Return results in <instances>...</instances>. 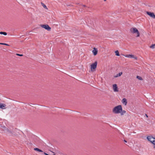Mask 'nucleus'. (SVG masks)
Masks as SVG:
<instances>
[{
  "label": "nucleus",
  "mask_w": 155,
  "mask_h": 155,
  "mask_svg": "<svg viewBox=\"0 0 155 155\" xmlns=\"http://www.w3.org/2000/svg\"><path fill=\"white\" fill-rule=\"evenodd\" d=\"M16 55H18V56H23V55L22 54H16Z\"/></svg>",
  "instance_id": "4be33fe9"
},
{
  "label": "nucleus",
  "mask_w": 155,
  "mask_h": 155,
  "mask_svg": "<svg viewBox=\"0 0 155 155\" xmlns=\"http://www.w3.org/2000/svg\"><path fill=\"white\" fill-rule=\"evenodd\" d=\"M3 45H7V46H9V45H8L6 43H4L3 44Z\"/></svg>",
  "instance_id": "b1692460"
},
{
  "label": "nucleus",
  "mask_w": 155,
  "mask_h": 155,
  "mask_svg": "<svg viewBox=\"0 0 155 155\" xmlns=\"http://www.w3.org/2000/svg\"><path fill=\"white\" fill-rule=\"evenodd\" d=\"M122 110V107L121 105H119L115 107L113 109V112L114 114H119Z\"/></svg>",
  "instance_id": "f257e3e1"
},
{
  "label": "nucleus",
  "mask_w": 155,
  "mask_h": 155,
  "mask_svg": "<svg viewBox=\"0 0 155 155\" xmlns=\"http://www.w3.org/2000/svg\"><path fill=\"white\" fill-rule=\"evenodd\" d=\"M67 5V6H70V5Z\"/></svg>",
  "instance_id": "2f4dec72"
},
{
  "label": "nucleus",
  "mask_w": 155,
  "mask_h": 155,
  "mask_svg": "<svg viewBox=\"0 0 155 155\" xmlns=\"http://www.w3.org/2000/svg\"><path fill=\"white\" fill-rule=\"evenodd\" d=\"M34 150L35 151H37L39 152H42L43 151L41 149L38 148H34Z\"/></svg>",
  "instance_id": "f8f14e48"
},
{
  "label": "nucleus",
  "mask_w": 155,
  "mask_h": 155,
  "mask_svg": "<svg viewBox=\"0 0 155 155\" xmlns=\"http://www.w3.org/2000/svg\"><path fill=\"white\" fill-rule=\"evenodd\" d=\"M41 4L45 8L48 9V8H47L46 6L43 3L41 2Z\"/></svg>",
  "instance_id": "2eb2a0df"
},
{
  "label": "nucleus",
  "mask_w": 155,
  "mask_h": 155,
  "mask_svg": "<svg viewBox=\"0 0 155 155\" xmlns=\"http://www.w3.org/2000/svg\"><path fill=\"white\" fill-rule=\"evenodd\" d=\"M122 102L123 104H124L125 105H127V99L124 98L122 99Z\"/></svg>",
  "instance_id": "9d476101"
},
{
  "label": "nucleus",
  "mask_w": 155,
  "mask_h": 155,
  "mask_svg": "<svg viewBox=\"0 0 155 155\" xmlns=\"http://www.w3.org/2000/svg\"><path fill=\"white\" fill-rule=\"evenodd\" d=\"M123 74L122 72H120L117 74L116 75L114 76V77L117 78Z\"/></svg>",
  "instance_id": "9b49d317"
},
{
  "label": "nucleus",
  "mask_w": 155,
  "mask_h": 155,
  "mask_svg": "<svg viewBox=\"0 0 155 155\" xmlns=\"http://www.w3.org/2000/svg\"><path fill=\"white\" fill-rule=\"evenodd\" d=\"M7 132H8L11 134H12V131L10 130L8 128L6 130V131Z\"/></svg>",
  "instance_id": "6ab92c4d"
},
{
  "label": "nucleus",
  "mask_w": 155,
  "mask_h": 155,
  "mask_svg": "<svg viewBox=\"0 0 155 155\" xmlns=\"http://www.w3.org/2000/svg\"><path fill=\"white\" fill-rule=\"evenodd\" d=\"M82 6L84 7H86V6L85 5H82Z\"/></svg>",
  "instance_id": "a878e982"
},
{
  "label": "nucleus",
  "mask_w": 155,
  "mask_h": 155,
  "mask_svg": "<svg viewBox=\"0 0 155 155\" xmlns=\"http://www.w3.org/2000/svg\"><path fill=\"white\" fill-rule=\"evenodd\" d=\"M124 141L126 143H127V141L125 140H124Z\"/></svg>",
  "instance_id": "cd10ccee"
},
{
  "label": "nucleus",
  "mask_w": 155,
  "mask_h": 155,
  "mask_svg": "<svg viewBox=\"0 0 155 155\" xmlns=\"http://www.w3.org/2000/svg\"><path fill=\"white\" fill-rule=\"evenodd\" d=\"M104 1H106V0H104Z\"/></svg>",
  "instance_id": "7c9ffc66"
},
{
  "label": "nucleus",
  "mask_w": 155,
  "mask_h": 155,
  "mask_svg": "<svg viewBox=\"0 0 155 155\" xmlns=\"http://www.w3.org/2000/svg\"><path fill=\"white\" fill-rule=\"evenodd\" d=\"M145 116L147 117H148V116L147 114H145Z\"/></svg>",
  "instance_id": "bb28decb"
},
{
  "label": "nucleus",
  "mask_w": 155,
  "mask_h": 155,
  "mask_svg": "<svg viewBox=\"0 0 155 155\" xmlns=\"http://www.w3.org/2000/svg\"><path fill=\"white\" fill-rule=\"evenodd\" d=\"M4 43H0V44H1V45H3Z\"/></svg>",
  "instance_id": "c85d7f7f"
},
{
  "label": "nucleus",
  "mask_w": 155,
  "mask_h": 155,
  "mask_svg": "<svg viewBox=\"0 0 155 155\" xmlns=\"http://www.w3.org/2000/svg\"><path fill=\"white\" fill-rule=\"evenodd\" d=\"M126 112V111L125 110H123L122 109V110L121 111V112H120V114L121 115H123L124 114H125Z\"/></svg>",
  "instance_id": "4468645a"
},
{
  "label": "nucleus",
  "mask_w": 155,
  "mask_h": 155,
  "mask_svg": "<svg viewBox=\"0 0 155 155\" xmlns=\"http://www.w3.org/2000/svg\"><path fill=\"white\" fill-rule=\"evenodd\" d=\"M2 34H3L5 35H7V33L5 32H2Z\"/></svg>",
  "instance_id": "412c9836"
},
{
  "label": "nucleus",
  "mask_w": 155,
  "mask_h": 155,
  "mask_svg": "<svg viewBox=\"0 0 155 155\" xmlns=\"http://www.w3.org/2000/svg\"><path fill=\"white\" fill-rule=\"evenodd\" d=\"M97 65V62L95 61L94 63L91 65V69L92 71H94L95 70Z\"/></svg>",
  "instance_id": "7ed1b4c3"
},
{
  "label": "nucleus",
  "mask_w": 155,
  "mask_h": 155,
  "mask_svg": "<svg viewBox=\"0 0 155 155\" xmlns=\"http://www.w3.org/2000/svg\"><path fill=\"white\" fill-rule=\"evenodd\" d=\"M130 32L133 33H137V37H139L140 36V33L137 29L135 28H132L130 29Z\"/></svg>",
  "instance_id": "f03ea898"
},
{
  "label": "nucleus",
  "mask_w": 155,
  "mask_h": 155,
  "mask_svg": "<svg viewBox=\"0 0 155 155\" xmlns=\"http://www.w3.org/2000/svg\"><path fill=\"white\" fill-rule=\"evenodd\" d=\"M132 58H134L136 60H137V57L135 56H134V57Z\"/></svg>",
  "instance_id": "5701e85b"
},
{
  "label": "nucleus",
  "mask_w": 155,
  "mask_h": 155,
  "mask_svg": "<svg viewBox=\"0 0 155 155\" xmlns=\"http://www.w3.org/2000/svg\"><path fill=\"white\" fill-rule=\"evenodd\" d=\"M41 26L42 28L45 29L48 31H50L51 29V28L47 24L41 25Z\"/></svg>",
  "instance_id": "39448f33"
},
{
  "label": "nucleus",
  "mask_w": 155,
  "mask_h": 155,
  "mask_svg": "<svg viewBox=\"0 0 155 155\" xmlns=\"http://www.w3.org/2000/svg\"><path fill=\"white\" fill-rule=\"evenodd\" d=\"M125 56L126 57L132 58L134 57V55L132 54H129L126 55Z\"/></svg>",
  "instance_id": "ddd939ff"
},
{
  "label": "nucleus",
  "mask_w": 155,
  "mask_h": 155,
  "mask_svg": "<svg viewBox=\"0 0 155 155\" xmlns=\"http://www.w3.org/2000/svg\"><path fill=\"white\" fill-rule=\"evenodd\" d=\"M137 79H138L140 80H143V79H142V78H141V77L139 76H137Z\"/></svg>",
  "instance_id": "a211bd4d"
},
{
  "label": "nucleus",
  "mask_w": 155,
  "mask_h": 155,
  "mask_svg": "<svg viewBox=\"0 0 155 155\" xmlns=\"http://www.w3.org/2000/svg\"><path fill=\"white\" fill-rule=\"evenodd\" d=\"M6 105L4 104L0 103V108L4 109L5 108Z\"/></svg>",
  "instance_id": "1a4fd4ad"
},
{
  "label": "nucleus",
  "mask_w": 155,
  "mask_h": 155,
  "mask_svg": "<svg viewBox=\"0 0 155 155\" xmlns=\"http://www.w3.org/2000/svg\"><path fill=\"white\" fill-rule=\"evenodd\" d=\"M115 55L117 56H120L119 52L117 50L115 51Z\"/></svg>",
  "instance_id": "f3484780"
},
{
  "label": "nucleus",
  "mask_w": 155,
  "mask_h": 155,
  "mask_svg": "<svg viewBox=\"0 0 155 155\" xmlns=\"http://www.w3.org/2000/svg\"><path fill=\"white\" fill-rule=\"evenodd\" d=\"M92 52L94 55H96L97 54L98 52L97 49L94 48L93 50L92 51Z\"/></svg>",
  "instance_id": "6e6552de"
},
{
  "label": "nucleus",
  "mask_w": 155,
  "mask_h": 155,
  "mask_svg": "<svg viewBox=\"0 0 155 155\" xmlns=\"http://www.w3.org/2000/svg\"><path fill=\"white\" fill-rule=\"evenodd\" d=\"M150 48L154 49L155 48V44H152L150 47Z\"/></svg>",
  "instance_id": "dca6fc26"
},
{
  "label": "nucleus",
  "mask_w": 155,
  "mask_h": 155,
  "mask_svg": "<svg viewBox=\"0 0 155 155\" xmlns=\"http://www.w3.org/2000/svg\"><path fill=\"white\" fill-rule=\"evenodd\" d=\"M153 144L154 145L153 148H155V142Z\"/></svg>",
  "instance_id": "393cba45"
},
{
  "label": "nucleus",
  "mask_w": 155,
  "mask_h": 155,
  "mask_svg": "<svg viewBox=\"0 0 155 155\" xmlns=\"http://www.w3.org/2000/svg\"><path fill=\"white\" fill-rule=\"evenodd\" d=\"M113 87L114 91V92H117L118 91V87L116 84H114L113 85Z\"/></svg>",
  "instance_id": "0eeeda50"
},
{
  "label": "nucleus",
  "mask_w": 155,
  "mask_h": 155,
  "mask_svg": "<svg viewBox=\"0 0 155 155\" xmlns=\"http://www.w3.org/2000/svg\"><path fill=\"white\" fill-rule=\"evenodd\" d=\"M2 31L0 32V34H2Z\"/></svg>",
  "instance_id": "c756f323"
},
{
  "label": "nucleus",
  "mask_w": 155,
  "mask_h": 155,
  "mask_svg": "<svg viewBox=\"0 0 155 155\" xmlns=\"http://www.w3.org/2000/svg\"><path fill=\"white\" fill-rule=\"evenodd\" d=\"M3 130L4 131H6V130H7V129H8L5 126L3 127Z\"/></svg>",
  "instance_id": "aec40b11"
},
{
  "label": "nucleus",
  "mask_w": 155,
  "mask_h": 155,
  "mask_svg": "<svg viewBox=\"0 0 155 155\" xmlns=\"http://www.w3.org/2000/svg\"><path fill=\"white\" fill-rule=\"evenodd\" d=\"M146 13L151 18L154 19L155 18V15L153 12L147 11Z\"/></svg>",
  "instance_id": "423d86ee"
},
{
  "label": "nucleus",
  "mask_w": 155,
  "mask_h": 155,
  "mask_svg": "<svg viewBox=\"0 0 155 155\" xmlns=\"http://www.w3.org/2000/svg\"><path fill=\"white\" fill-rule=\"evenodd\" d=\"M147 139L148 141H150L152 143H153L155 142V138L152 136H148Z\"/></svg>",
  "instance_id": "20e7f679"
}]
</instances>
